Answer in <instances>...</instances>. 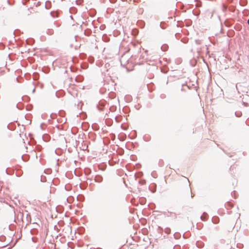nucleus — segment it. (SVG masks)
<instances>
[{
  "label": "nucleus",
  "mask_w": 249,
  "mask_h": 249,
  "mask_svg": "<svg viewBox=\"0 0 249 249\" xmlns=\"http://www.w3.org/2000/svg\"><path fill=\"white\" fill-rule=\"evenodd\" d=\"M248 24H249V19H248Z\"/></svg>",
  "instance_id": "f03ea898"
},
{
  "label": "nucleus",
  "mask_w": 249,
  "mask_h": 249,
  "mask_svg": "<svg viewBox=\"0 0 249 249\" xmlns=\"http://www.w3.org/2000/svg\"><path fill=\"white\" fill-rule=\"evenodd\" d=\"M232 247L229 244H227V247L226 248V249H231Z\"/></svg>",
  "instance_id": "f257e3e1"
}]
</instances>
